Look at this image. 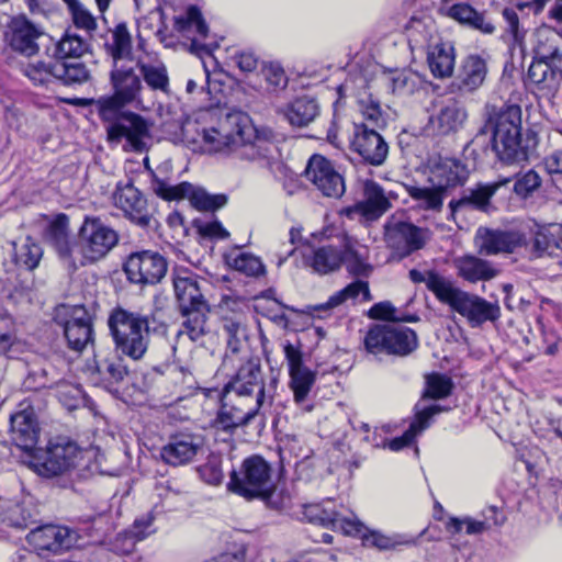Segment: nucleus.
Here are the masks:
<instances>
[{
	"mask_svg": "<svg viewBox=\"0 0 562 562\" xmlns=\"http://www.w3.org/2000/svg\"><path fill=\"white\" fill-rule=\"evenodd\" d=\"M363 195V201L346 209L348 217L355 218L359 215L366 221H376L391 207L389 195L374 181L364 183Z\"/></svg>",
	"mask_w": 562,
	"mask_h": 562,
	"instance_id": "26",
	"label": "nucleus"
},
{
	"mask_svg": "<svg viewBox=\"0 0 562 562\" xmlns=\"http://www.w3.org/2000/svg\"><path fill=\"white\" fill-rule=\"evenodd\" d=\"M85 454L86 451L76 442L59 438L49 443L44 460L34 462L33 467L46 477L70 475L82 465Z\"/></svg>",
	"mask_w": 562,
	"mask_h": 562,
	"instance_id": "11",
	"label": "nucleus"
},
{
	"mask_svg": "<svg viewBox=\"0 0 562 562\" xmlns=\"http://www.w3.org/2000/svg\"><path fill=\"white\" fill-rule=\"evenodd\" d=\"M423 86V79L411 70L396 74L391 81L392 91L400 95L413 94Z\"/></svg>",
	"mask_w": 562,
	"mask_h": 562,
	"instance_id": "57",
	"label": "nucleus"
},
{
	"mask_svg": "<svg viewBox=\"0 0 562 562\" xmlns=\"http://www.w3.org/2000/svg\"><path fill=\"white\" fill-rule=\"evenodd\" d=\"M23 72L35 85H48L56 80L55 61L53 64L30 63L24 67Z\"/></svg>",
	"mask_w": 562,
	"mask_h": 562,
	"instance_id": "60",
	"label": "nucleus"
},
{
	"mask_svg": "<svg viewBox=\"0 0 562 562\" xmlns=\"http://www.w3.org/2000/svg\"><path fill=\"white\" fill-rule=\"evenodd\" d=\"M440 303L464 317L473 328L487 322L494 323L501 317V307L497 302H490L477 294L464 291L453 281L450 282Z\"/></svg>",
	"mask_w": 562,
	"mask_h": 562,
	"instance_id": "8",
	"label": "nucleus"
},
{
	"mask_svg": "<svg viewBox=\"0 0 562 562\" xmlns=\"http://www.w3.org/2000/svg\"><path fill=\"white\" fill-rule=\"evenodd\" d=\"M428 239V231L392 215L384 224V240L398 256L406 257L422 249Z\"/></svg>",
	"mask_w": 562,
	"mask_h": 562,
	"instance_id": "13",
	"label": "nucleus"
},
{
	"mask_svg": "<svg viewBox=\"0 0 562 562\" xmlns=\"http://www.w3.org/2000/svg\"><path fill=\"white\" fill-rule=\"evenodd\" d=\"M205 150L221 153L233 159L271 167L276 145L259 134L250 119L243 113H229L215 126L196 130Z\"/></svg>",
	"mask_w": 562,
	"mask_h": 562,
	"instance_id": "1",
	"label": "nucleus"
},
{
	"mask_svg": "<svg viewBox=\"0 0 562 562\" xmlns=\"http://www.w3.org/2000/svg\"><path fill=\"white\" fill-rule=\"evenodd\" d=\"M154 521L155 516L153 513H147L139 518H136L133 525L128 528L132 538L127 539V546L122 548V550L125 552H132L137 542L154 535L156 532Z\"/></svg>",
	"mask_w": 562,
	"mask_h": 562,
	"instance_id": "53",
	"label": "nucleus"
},
{
	"mask_svg": "<svg viewBox=\"0 0 562 562\" xmlns=\"http://www.w3.org/2000/svg\"><path fill=\"white\" fill-rule=\"evenodd\" d=\"M136 66L140 71L144 82L151 91L161 92L164 94L170 92L169 75L162 61L144 63L137 59Z\"/></svg>",
	"mask_w": 562,
	"mask_h": 562,
	"instance_id": "43",
	"label": "nucleus"
},
{
	"mask_svg": "<svg viewBox=\"0 0 562 562\" xmlns=\"http://www.w3.org/2000/svg\"><path fill=\"white\" fill-rule=\"evenodd\" d=\"M530 252L536 258H559L562 252V226H558L557 234L549 231H538L530 244Z\"/></svg>",
	"mask_w": 562,
	"mask_h": 562,
	"instance_id": "42",
	"label": "nucleus"
},
{
	"mask_svg": "<svg viewBox=\"0 0 562 562\" xmlns=\"http://www.w3.org/2000/svg\"><path fill=\"white\" fill-rule=\"evenodd\" d=\"M209 306L195 307L188 311H181L182 316L186 317L182 329L179 335H187L192 341H196L206 333V318Z\"/></svg>",
	"mask_w": 562,
	"mask_h": 562,
	"instance_id": "49",
	"label": "nucleus"
},
{
	"mask_svg": "<svg viewBox=\"0 0 562 562\" xmlns=\"http://www.w3.org/2000/svg\"><path fill=\"white\" fill-rule=\"evenodd\" d=\"M104 47L106 53L112 57L113 64L120 63L131 56L132 35L124 22H120L113 29L109 30Z\"/></svg>",
	"mask_w": 562,
	"mask_h": 562,
	"instance_id": "41",
	"label": "nucleus"
},
{
	"mask_svg": "<svg viewBox=\"0 0 562 562\" xmlns=\"http://www.w3.org/2000/svg\"><path fill=\"white\" fill-rule=\"evenodd\" d=\"M359 111L363 119L367 121L366 124H371V128H380L386 125V119L381 110L380 103L372 99L371 95L359 100Z\"/></svg>",
	"mask_w": 562,
	"mask_h": 562,
	"instance_id": "59",
	"label": "nucleus"
},
{
	"mask_svg": "<svg viewBox=\"0 0 562 562\" xmlns=\"http://www.w3.org/2000/svg\"><path fill=\"white\" fill-rule=\"evenodd\" d=\"M468 179V170L463 164L454 158L434 160L429 166L428 181L431 188L412 187L409 195L426 210H440L443 201V192Z\"/></svg>",
	"mask_w": 562,
	"mask_h": 562,
	"instance_id": "6",
	"label": "nucleus"
},
{
	"mask_svg": "<svg viewBox=\"0 0 562 562\" xmlns=\"http://www.w3.org/2000/svg\"><path fill=\"white\" fill-rule=\"evenodd\" d=\"M223 329L227 336V345L233 352L239 350L241 339L246 336L241 313H235L233 317H223Z\"/></svg>",
	"mask_w": 562,
	"mask_h": 562,
	"instance_id": "56",
	"label": "nucleus"
},
{
	"mask_svg": "<svg viewBox=\"0 0 562 562\" xmlns=\"http://www.w3.org/2000/svg\"><path fill=\"white\" fill-rule=\"evenodd\" d=\"M562 55L558 48H553L551 53H544L542 47L535 48L533 61L528 69V79L538 89L554 91L560 86L562 71L554 68L552 63L561 60Z\"/></svg>",
	"mask_w": 562,
	"mask_h": 562,
	"instance_id": "21",
	"label": "nucleus"
},
{
	"mask_svg": "<svg viewBox=\"0 0 562 562\" xmlns=\"http://www.w3.org/2000/svg\"><path fill=\"white\" fill-rule=\"evenodd\" d=\"M80 540L76 529L53 524L34 528L26 536L27 543L41 555L61 554L81 547Z\"/></svg>",
	"mask_w": 562,
	"mask_h": 562,
	"instance_id": "12",
	"label": "nucleus"
},
{
	"mask_svg": "<svg viewBox=\"0 0 562 562\" xmlns=\"http://www.w3.org/2000/svg\"><path fill=\"white\" fill-rule=\"evenodd\" d=\"M284 355L289 366V385L294 401L303 403L316 381V373L303 364L302 352L294 345L286 342Z\"/></svg>",
	"mask_w": 562,
	"mask_h": 562,
	"instance_id": "22",
	"label": "nucleus"
},
{
	"mask_svg": "<svg viewBox=\"0 0 562 562\" xmlns=\"http://www.w3.org/2000/svg\"><path fill=\"white\" fill-rule=\"evenodd\" d=\"M128 280L138 284H155L167 272V261L158 252L144 250L130 255L124 263Z\"/></svg>",
	"mask_w": 562,
	"mask_h": 562,
	"instance_id": "17",
	"label": "nucleus"
},
{
	"mask_svg": "<svg viewBox=\"0 0 562 562\" xmlns=\"http://www.w3.org/2000/svg\"><path fill=\"white\" fill-rule=\"evenodd\" d=\"M88 50V43L81 36L67 31L57 42L54 49L56 60H70L80 58Z\"/></svg>",
	"mask_w": 562,
	"mask_h": 562,
	"instance_id": "47",
	"label": "nucleus"
},
{
	"mask_svg": "<svg viewBox=\"0 0 562 562\" xmlns=\"http://www.w3.org/2000/svg\"><path fill=\"white\" fill-rule=\"evenodd\" d=\"M110 81L113 93L117 94L125 102L139 105L140 94L144 90L140 76L132 66L115 63L110 74Z\"/></svg>",
	"mask_w": 562,
	"mask_h": 562,
	"instance_id": "29",
	"label": "nucleus"
},
{
	"mask_svg": "<svg viewBox=\"0 0 562 562\" xmlns=\"http://www.w3.org/2000/svg\"><path fill=\"white\" fill-rule=\"evenodd\" d=\"M259 415H261L259 408L223 394L222 406L214 420V427L218 430L232 432L240 426L250 424Z\"/></svg>",
	"mask_w": 562,
	"mask_h": 562,
	"instance_id": "24",
	"label": "nucleus"
},
{
	"mask_svg": "<svg viewBox=\"0 0 562 562\" xmlns=\"http://www.w3.org/2000/svg\"><path fill=\"white\" fill-rule=\"evenodd\" d=\"M483 515L485 520H475L470 517L465 518H450L447 522V530L451 533H458L465 528L468 535H479L482 533L492 520L493 525L501 526L505 521V517L495 506L487 507Z\"/></svg>",
	"mask_w": 562,
	"mask_h": 562,
	"instance_id": "39",
	"label": "nucleus"
},
{
	"mask_svg": "<svg viewBox=\"0 0 562 562\" xmlns=\"http://www.w3.org/2000/svg\"><path fill=\"white\" fill-rule=\"evenodd\" d=\"M467 119L468 111L464 104L451 98L440 103L429 122L434 131L447 135L462 128Z\"/></svg>",
	"mask_w": 562,
	"mask_h": 562,
	"instance_id": "31",
	"label": "nucleus"
},
{
	"mask_svg": "<svg viewBox=\"0 0 562 562\" xmlns=\"http://www.w3.org/2000/svg\"><path fill=\"white\" fill-rule=\"evenodd\" d=\"M459 278L470 283L490 281L499 274V269L486 259L475 255H463L453 259Z\"/></svg>",
	"mask_w": 562,
	"mask_h": 562,
	"instance_id": "32",
	"label": "nucleus"
},
{
	"mask_svg": "<svg viewBox=\"0 0 562 562\" xmlns=\"http://www.w3.org/2000/svg\"><path fill=\"white\" fill-rule=\"evenodd\" d=\"M440 412H442V408L439 405H431L419 412L409 428L401 437L391 440L386 438V448L392 451H400L407 447L418 434L429 426L430 419Z\"/></svg>",
	"mask_w": 562,
	"mask_h": 562,
	"instance_id": "40",
	"label": "nucleus"
},
{
	"mask_svg": "<svg viewBox=\"0 0 562 562\" xmlns=\"http://www.w3.org/2000/svg\"><path fill=\"white\" fill-rule=\"evenodd\" d=\"M427 63L436 78L450 77L456 64V52L452 43L438 41L429 45Z\"/></svg>",
	"mask_w": 562,
	"mask_h": 562,
	"instance_id": "38",
	"label": "nucleus"
},
{
	"mask_svg": "<svg viewBox=\"0 0 562 562\" xmlns=\"http://www.w3.org/2000/svg\"><path fill=\"white\" fill-rule=\"evenodd\" d=\"M352 149L367 162L380 166L386 159L389 146L383 137L368 124H355Z\"/></svg>",
	"mask_w": 562,
	"mask_h": 562,
	"instance_id": "23",
	"label": "nucleus"
},
{
	"mask_svg": "<svg viewBox=\"0 0 562 562\" xmlns=\"http://www.w3.org/2000/svg\"><path fill=\"white\" fill-rule=\"evenodd\" d=\"M260 75L266 82L269 93H279L286 89L289 78L283 66L279 61H265L260 68Z\"/></svg>",
	"mask_w": 562,
	"mask_h": 562,
	"instance_id": "52",
	"label": "nucleus"
},
{
	"mask_svg": "<svg viewBox=\"0 0 562 562\" xmlns=\"http://www.w3.org/2000/svg\"><path fill=\"white\" fill-rule=\"evenodd\" d=\"M112 201L116 209L121 210L125 217L140 227L150 223L147 200L134 186L132 180L119 181L112 194Z\"/></svg>",
	"mask_w": 562,
	"mask_h": 562,
	"instance_id": "18",
	"label": "nucleus"
},
{
	"mask_svg": "<svg viewBox=\"0 0 562 562\" xmlns=\"http://www.w3.org/2000/svg\"><path fill=\"white\" fill-rule=\"evenodd\" d=\"M271 477L270 464L260 456H251L232 473L228 488L247 499L268 498L274 488Z\"/></svg>",
	"mask_w": 562,
	"mask_h": 562,
	"instance_id": "7",
	"label": "nucleus"
},
{
	"mask_svg": "<svg viewBox=\"0 0 562 562\" xmlns=\"http://www.w3.org/2000/svg\"><path fill=\"white\" fill-rule=\"evenodd\" d=\"M175 294L179 302L180 311L209 306L201 292L196 276L192 272L178 271L173 278Z\"/></svg>",
	"mask_w": 562,
	"mask_h": 562,
	"instance_id": "36",
	"label": "nucleus"
},
{
	"mask_svg": "<svg viewBox=\"0 0 562 562\" xmlns=\"http://www.w3.org/2000/svg\"><path fill=\"white\" fill-rule=\"evenodd\" d=\"M509 182L510 178H504L491 183H477L473 188L464 191L460 199L450 201L449 207L453 214L468 209L488 212L491 209L492 196L499 188L508 184Z\"/></svg>",
	"mask_w": 562,
	"mask_h": 562,
	"instance_id": "30",
	"label": "nucleus"
},
{
	"mask_svg": "<svg viewBox=\"0 0 562 562\" xmlns=\"http://www.w3.org/2000/svg\"><path fill=\"white\" fill-rule=\"evenodd\" d=\"M42 35L43 32L23 15L13 18L5 32L10 47L29 57L37 54V41Z\"/></svg>",
	"mask_w": 562,
	"mask_h": 562,
	"instance_id": "27",
	"label": "nucleus"
},
{
	"mask_svg": "<svg viewBox=\"0 0 562 562\" xmlns=\"http://www.w3.org/2000/svg\"><path fill=\"white\" fill-rule=\"evenodd\" d=\"M225 260L231 268L248 277H259L266 271L259 257L240 249H234L226 254Z\"/></svg>",
	"mask_w": 562,
	"mask_h": 562,
	"instance_id": "46",
	"label": "nucleus"
},
{
	"mask_svg": "<svg viewBox=\"0 0 562 562\" xmlns=\"http://www.w3.org/2000/svg\"><path fill=\"white\" fill-rule=\"evenodd\" d=\"M128 374V369L120 353L95 361L94 381L109 391H117L120 384Z\"/></svg>",
	"mask_w": 562,
	"mask_h": 562,
	"instance_id": "37",
	"label": "nucleus"
},
{
	"mask_svg": "<svg viewBox=\"0 0 562 562\" xmlns=\"http://www.w3.org/2000/svg\"><path fill=\"white\" fill-rule=\"evenodd\" d=\"M442 10L448 18L471 30L479 31L486 35L493 34L496 30L493 21L487 18L485 12L475 10L467 2L447 5L443 7Z\"/></svg>",
	"mask_w": 562,
	"mask_h": 562,
	"instance_id": "34",
	"label": "nucleus"
},
{
	"mask_svg": "<svg viewBox=\"0 0 562 562\" xmlns=\"http://www.w3.org/2000/svg\"><path fill=\"white\" fill-rule=\"evenodd\" d=\"M132 104L131 102H125L117 94L113 93L112 95L101 97L94 101L95 110L105 124V127L109 125H113L117 122L121 116L126 114L125 106Z\"/></svg>",
	"mask_w": 562,
	"mask_h": 562,
	"instance_id": "48",
	"label": "nucleus"
},
{
	"mask_svg": "<svg viewBox=\"0 0 562 562\" xmlns=\"http://www.w3.org/2000/svg\"><path fill=\"white\" fill-rule=\"evenodd\" d=\"M305 178L324 196L340 198L345 190V180L330 160L322 155H313L305 168Z\"/></svg>",
	"mask_w": 562,
	"mask_h": 562,
	"instance_id": "15",
	"label": "nucleus"
},
{
	"mask_svg": "<svg viewBox=\"0 0 562 562\" xmlns=\"http://www.w3.org/2000/svg\"><path fill=\"white\" fill-rule=\"evenodd\" d=\"M452 390L451 380L439 373L427 376L425 396L438 400L447 397Z\"/></svg>",
	"mask_w": 562,
	"mask_h": 562,
	"instance_id": "62",
	"label": "nucleus"
},
{
	"mask_svg": "<svg viewBox=\"0 0 562 562\" xmlns=\"http://www.w3.org/2000/svg\"><path fill=\"white\" fill-rule=\"evenodd\" d=\"M203 449V440L191 432H177L160 448V459L168 465L181 467L195 460Z\"/></svg>",
	"mask_w": 562,
	"mask_h": 562,
	"instance_id": "20",
	"label": "nucleus"
},
{
	"mask_svg": "<svg viewBox=\"0 0 562 562\" xmlns=\"http://www.w3.org/2000/svg\"><path fill=\"white\" fill-rule=\"evenodd\" d=\"M175 26L184 37L191 41L190 52L202 59L204 71L209 77L204 57L212 58V53L218 45L215 42H204L209 36V27L202 18L201 11L196 7H190L184 15L176 19Z\"/></svg>",
	"mask_w": 562,
	"mask_h": 562,
	"instance_id": "14",
	"label": "nucleus"
},
{
	"mask_svg": "<svg viewBox=\"0 0 562 562\" xmlns=\"http://www.w3.org/2000/svg\"><path fill=\"white\" fill-rule=\"evenodd\" d=\"M486 75V60L480 55L471 54L462 60L453 86L460 92H474L484 83Z\"/></svg>",
	"mask_w": 562,
	"mask_h": 562,
	"instance_id": "33",
	"label": "nucleus"
},
{
	"mask_svg": "<svg viewBox=\"0 0 562 562\" xmlns=\"http://www.w3.org/2000/svg\"><path fill=\"white\" fill-rule=\"evenodd\" d=\"M75 25L87 32L93 31L97 27V22L93 15L78 1L75 0L67 5Z\"/></svg>",
	"mask_w": 562,
	"mask_h": 562,
	"instance_id": "63",
	"label": "nucleus"
},
{
	"mask_svg": "<svg viewBox=\"0 0 562 562\" xmlns=\"http://www.w3.org/2000/svg\"><path fill=\"white\" fill-rule=\"evenodd\" d=\"M108 140L112 144L126 142V147L134 151H142L146 146V139L149 137V125L139 114L126 112L125 115L113 125L105 127Z\"/></svg>",
	"mask_w": 562,
	"mask_h": 562,
	"instance_id": "16",
	"label": "nucleus"
},
{
	"mask_svg": "<svg viewBox=\"0 0 562 562\" xmlns=\"http://www.w3.org/2000/svg\"><path fill=\"white\" fill-rule=\"evenodd\" d=\"M304 514L311 522L329 527L333 530H340L347 536L359 531L358 528H361L359 519L347 517L341 512L336 510L335 504L329 499L306 506Z\"/></svg>",
	"mask_w": 562,
	"mask_h": 562,
	"instance_id": "25",
	"label": "nucleus"
},
{
	"mask_svg": "<svg viewBox=\"0 0 562 562\" xmlns=\"http://www.w3.org/2000/svg\"><path fill=\"white\" fill-rule=\"evenodd\" d=\"M284 115L293 126H306L318 115V104L313 98H296L286 108Z\"/></svg>",
	"mask_w": 562,
	"mask_h": 562,
	"instance_id": "44",
	"label": "nucleus"
},
{
	"mask_svg": "<svg viewBox=\"0 0 562 562\" xmlns=\"http://www.w3.org/2000/svg\"><path fill=\"white\" fill-rule=\"evenodd\" d=\"M359 295H362L363 301L371 300L369 284L364 280H356L348 284L342 290L336 292L328 299L326 305L328 307H336L346 302L347 300L357 299Z\"/></svg>",
	"mask_w": 562,
	"mask_h": 562,
	"instance_id": "55",
	"label": "nucleus"
},
{
	"mask_svg": "<svg viewBox=\"0 0 562 562\" xmlns=\"http://www.w3.org/2000/svg\"><path fill=\"white\" fill-rule=\"evenodd\" d=\"M303 266L314 273L326 276L338 271L346 265L347 271L355 277H369L372 271L368 263V248L355 238L344 235L337 243L299 250Z\"/></svg>",
	"mask_w": 562,
	"mask_h": 562,
	"instance_id": "3",
	"label": "nucleus"
},
{
	"mask_svg": "<svg viewBox=\"0 0 562 562\" xmlns=\"http://www.w3.org/2000/svg\"><path fill=\"white\" fill-rule=\"evenodd\" d=\"M541 184V178L535 170H528L526 173L519 176L514 184V191L520 196H527Z\"/></svg>",
	"mask_w": 562,
	"mask_h": 562,
	"instance_id": "64",
	"label": "nucleus"
},
{
	"mask_svg": "<svg viewBox=\"0 0 562 562\" xmlns=\"http://www.w3.org/2000/svg\"><path fill=\"white\" fill-rule=\"evenodd\" d=\"M364 346L372 355L407 356L418 346L416 333L400 324L375 325L369 329Z\"/></svg>",
	"mask_w": 562,
	"mask_h": 562,
	"instance_id": "9",
	"label": "nucleus"
},
{
	"mask_svg": "<svg viewBox=\"0 0 562 562\" xmlns=\"http://www.w3.org/2000/svg\"><path fill=\"white\" fill-rule=\"evenodd\" d=\"M47 238L59 258L72 270L100 260L119 241L117 233L99 217H86L79 231L78 245H74L69 238L68 220L65 215H59L50 223Z\"/></svg>",
	"mask_w": 562,
	"mask_h": 562,
	"instance_id": "2",
	"label": "nucleus"
},
{
	"mask_svg": "<svg viewBox=\"0 0 562 562\" xmlns=\"http://www.w3.org/2000/svg\"><path fill=\"white\" fill-rule=\"evenodd\" d=\"M525 241L524 234L513 229L479 227L474 236V245L481 256L513 254Z\"/></svg>",
	"mask_w": 562,
	"mask_h": 562,
	"instance_id": "19",
	"label": "nucleus"
},
{
	"mask_svg": "<svg viewBox=\"0 0 562 562\" xmlns=\"http://www.w3.org/2000/svg\"><path fill=\"white\" fill-rule=\"evenodd\" d=\"M18 344V328L13 317L0 314V355H8Z\"/></svg>",
	"mask_w": 562,
	"mask_h": 562,
	"instance_id": "58",
	"label": "nucleus"
},
{
	"mask_svg": "<svg viewBox=\"0 0 562 562\" xmlns=\"http://www.w3.org/2000/svg\"><path fill=\"white\" fill-rule=\"evenodd\" d=\"M360 529L355 533L348 536L358 537L362 540L363 544L379 550H391L406 543L407 541L398 533L385 535L379 530L369 529L359 520Z\"/></svg>",
	"mask_w": 562,
	"mask_h": 562,
	"instance_id": "45",
	"label": "nucleus"
},
{
	"mask_svg": "<svg viewBox=\"0 0 562 562\" xmlns=\"http://www.w3.org/2000/svg\"><path fill=\"white\" fill-rule=\"evenodd\" d=\"M11 440L21 449H33L38 438V425L33 411L22 409L10 418Z\"/></svg>",
	"mask_w": 562,
	"mask_h": 562,
	"instance_id": "35",
	"label": "nucleus"
},
{
	"mask_svg": "<svg viewBox=\"0 0 562 562\" xmlns=\"http://www.w3.org/2000/svg\"><path fill=\"white\" fill-rule=\"evenodd\" d=\"M14 262L26 270L35 269L43 256L41 246L30 237L22 243H13Z\"/></svg>",
	"mask_w": 562,
	"mask_h": 562,
	"instance_id": "51",
	"label": "nucleus"
},
{
	"mask_svg": "<svg viewBox=\"0 0 562 562\" xmlns=\"http://www.w3.org/2000/svg\"><path fill=\"white\" fill-rule=\"evenodd\" d=\"M117 353L140 360L150 342L148 316L121 307L114 308L108 319Z\"/></svg>",
	"mask_w": 562,
	"mask_h": 562,
	"instance_id": "5",
	"label": "nucleus"
},
{
	"mask_svg": "<svg viewBox=\"0 0 562 562\" xmlns=\"http://www.w3.org/2000/svg\"><path fill=\"white\" fill-rule=\"evenodd\" d=\"M55 77L64 85H81L88 81L90 74L86 65L77 59L55 60Z\"/></svg>",
	"mask_w": 562,
	"mask_h": 562,
	"instance_id": "50",
	"label": "nucleus"
},
{
	"mask_svg": "<svg viewBox=\"0 0 562 562\" xmlns=\"http://www.w3.org/2000/svg\"><path fill=\"white\" fill-rule=\"evenodd\" d=\"M223 393L260 411L270 405V402L267 403L261 367L255 361L241 364L235 376L225 385Z\"/></svg>",
	"mask_w": 562,
	"mask_h": 562,
	"instance_id": "10",
	"label": "nucleus"
},
{
	"mask_svg": "<svg viewBox=\"0 0 562 562\" xmlns=\"http://www.w3.org/2000/svg\"><path fill=\"white\" fill-rule=\"evenodd\" d=\"M409 277L413 282L425 283L426 288L434 293L436 299L440 302L451 280L435 272V271H418L411 270Z\"/></svg>",
	"mask_w": 562,
	"mask_h": 562,
	"instance_id": "54",
	"label": "nucleus"
},
{
	"mask_svg": "<svg viewBox=\"0 0 562 562\" xmlns=\"http://www.w3.org/2000/svg\"><path fill=\"white\" fill-rule=\"evenodd\" d=\"M68 319L64 323V335L68 346L75 351H82L92 342V323L89 313L81 305L67 307Z\"/></svg>",
	"mask_w": 562,
	"mask_h": 562,
	"instance_id": "28",
	"label": "nucleus"
},
{
	"mask_svg": "<svg viewBox=\"0 0 562 562\" xmlns=\"http://www.w3.org/2000/svg\"><path fill=\"white\" fill-rule=\"evenodd\" d=\"M191 204L200 211H215L224 206L227 199L224 194H210L202 189H195L190 195Z\"/></svg>",
	"mask_w": 562,
	"mask_h": 562,
	"instance_id": "61",
	"label": "nucleus"
},
{
	"mask_svg": "<svg viewBox=\"0 0 562 562\" xmlns=\"http://www.w3.org/2000/svg\"><path fill=\"white\" fill-rule=\"evenodd\" d=\"M486 128L493 133L492 148L497 158L506 164H519L528 159V149L521 144V109L517 104L486 108Z\"/></svg>",
	"mask_w": 562,
	"mask_h": 562,
	"instance_id": "4",
	"label": "nucleus"
}]
</instances>
